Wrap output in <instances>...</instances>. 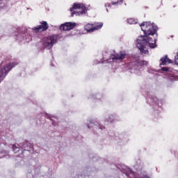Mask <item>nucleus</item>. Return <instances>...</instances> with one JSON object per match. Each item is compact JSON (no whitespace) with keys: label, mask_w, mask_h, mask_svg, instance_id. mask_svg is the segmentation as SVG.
<instances>
[{"label":"nucleus","mask_w":178,"mask_h":178,"mask_svg":"<svg viewBox=\"0 0 178 178\" xmlns=\"http://www.w3.org/2000/svg\"><path fill=\"white\" fill-rule=\"evenodd\" d=\"M156 39H152L145 35V36H140L136 40V47L139 49L141 54L147 55L148 54V49L145 47H149L150 48H155L156 47Z\"/></svg>","instance_id":"f257e3e1"},{"label":"nucleus","mask_w":178,"mask_h":178,"mask_svg":"<svg viewBox=\"0 0 178 178\" xmlns=\"http://www.w3.org/2000/svg\"><path fill=\"white\" fill-rule=\"evenodd\" d=\"M19 65V62L13 61L11 63L3 61L0 65V83L3 81L5 77H6V74L15 67V66H17Z\"/></svg>","instance_id":"f03ea898"},{"label":"nucleus","mask_w":178,"mask_h":178,"mask_svg":"<svg viewBox=\"0 0 178 178\" xmlns=\"http://www.w3.org/2000/svg\"><path fill=\"white\" fill-rule=\"evenodd\" d=\"M140 26L142 27V31L145 35H154L158 31V26L154 23L151 24L150 22H143L140 24Z\"/></svg>","instance_id":"7ed1b4c3"},{"label":"nucleus","mask_w":178,"mask_h":178,"mask_svg":"<svg viewBox=\"0 0 178 178\" xmlns=\"http://www.w3.org/2000/svg\"><path fill=\"white\" fill-rule=\"evenodd\" d=\"M56 43V38L54 35L44 37L42 40V44L44 49H51L54 44Z\"/></svg>","instance_id":"20e7f679"},{"label":"nucleus","mask_w":178,"mask_h":178,"mask_svg":"<svg viewBox=\"0 0 178 178\" xmlns=\"http://www.w3.org/2000/svg\"><path fill=\"white\" fill-rule=\"evenodd\" d=\"M73 9H81L82 11H80V12L74 11L73 12ZM88 10V8H87L86 6H84L83 3H74L73 5V7L72 8H70V12H72L71 16L73 17V16H74V15H76V16L86 15V13H87Z\"/></svg>","instance_id":"39448f33"},{"label":"nucleus","mask_w":178,"mask_h":178,"mask_svg":"<svg viewBox=\"0 0 178 178\" xmlns=\"http://www.w3.org/2000/svg\"><path fill=\"white\" fill-rule=\"evenodd\" d=\"M48 23H47V22H42L41 25L33 27L31 30L35 31V33H42V31L48 30Z\"/></svg>","instance_id":"423d86ee"},{"label":"nucleus","mask_w":178,"mask_h":178,"mask_svg":"<svg viewBox=\"0 0 178 178\" xmlns=\"http://www.w3.org/2000/svg\"><path fill=\"white\" fill-rule=\"evenodd\" d=\"M74 27H76V23L66 22L65 24L60 25V30H63V31H70V30H73Z\"/></svg>","instance_id":"0eeeda50"},{"label":"nucleus","mask_w":178,"mask_h":178,"mask_svg":"<svg viewBox=\"0 0 178 178\" xmlns=\"http://www.w3.org/2000/svg\"><path fill=\"white\" fill-rule=\"evenodd\" d=\"M28 146H29L28 142L20 143L19 145H17V146H16L15 145H13V150L14 151L15 154H16V152H19V148H27Z\"/></svg>","instance_id":"6e6552de"},{"label":"nucleus","mask_w":178,"mask_h":178,"mask_svg":"<svg viewBox=\"0 0 178 178\" xmlns=\"http://www.w3.org/2000/svg\"><path fill=\"white\" fill-rule=\"evenodd\" d=\"M147 103L149 104V105H154V104H156L159 106H161L162 105V102L159 103L158 101V98L155 96H152V97H149L147 99Z\"/></svg>","instance_id":"1a4fd4ad"},{"label":"nucleus","mask_w":178,"mask_h":178,"mask_svg":"<svg viewBox=\"0 0 178 178\" xmlns=\"http://www.w3.org/2000/svg\"><path fill=\"white\" fill-rule=\"evenodd\" d=\"M126 58V52L124 51H121L118 54H115L112 57L113 60H123Z\"/></svg>","instance_id":"9d476101"},{"label":"nucleus","mask_w":178,"mask_h":178,"mask_svg":"<svg viewBox=\"0 0 178 178\" xmlns=\"http://www.w3.org/2000/svg\"><path fill=\"white\" fill-rule=\"evenodd\" d=\"M90 127H93L94 129H99L100 130H103L105 127L98 122H94L91 121L90 124H88V128L90 129Z\"/></svg>","instance_id":"9b49d317"},{"label":"nucleus","mask_w":178,"mask_h":178,"mask_svg":"<svg viewBox=\"0 0 178 178\" xmlns=\"http://www.w3.org/2000/svg\"><path fill=\"white\" fill-rule=\"evenodd\" d=\"M160 60L161 62V63H160V65H168V63H172V60L169 59V58H168V56L161 58Z\"/></svg>","instance_id":"f8f14e48"},{"label":"nucleus","mask_w":178,"mask_h":178,"mask_svg":"<svg viewBox=\"0 0 178 178\" xmlns=\"http://www.w3.org/2000/svg\"><path fill=\"white\" fill-rule=\"evenodd\" d=\"M84 29L88 33H92L95 31L94 24H87L85 25Z\"/></svg>","instance_id":"ddd939ff"},{"label":"nucleus","mask_w":178,"mask_h":178,"mask_svg":"<svg viewBox=\"0 0 178 178\" xmlns=\"http://www.w3.org/2000/svg\"><path fill=\"white\" fill-rule=\"evenodd\" d=\"M102 26H104L102 22H95L93 24V29L94 30H99L100 29H102Z\"/></svg>","instance_id":"4468645a"},{"label":"nucleus","mask_w":178,"mask_h":178,"mask_svg":"<svg viewBox=\"0 0 178 178\" xmlns=\"http://www.w3.org/2000/svg\"><path fill=\"white\" fill-rule=\"evenodd\" d=\"M113 120H115L114 115H110L109 117L106 118V122H107V123H112V122H113Z\"/></svg>","instance_id":"2eb2a0df"},{"label":"nucleus","mask_w":178,"mask_h":178,"mask_svg":"<svg viewBox=\"0 0 178 178\" xmlns=\"http://www.w3.org/2000/svg\"><path fill=\"white\" fill-rule=\"evenodd\" d=\"M127 22L129 24H137V19H135L134 18H129L127 19Z\"/></svg>","instance_id":"dca6fc26"},{"label":"nucleus","mask_w":178,"mask_h":178,"mask_svg":"<svg viewBox=\"0 0 178 178\" xmlns=\"http://www.w3.org/2000/svg\"><path fill=\"white\" fill-rule=\"evenodd\" d=\"M30 30H31V29H27L26 27H24L22 29L21 33L22 34H24L26 35V34H29V31H30Z\"/></svg>","instance_id":"f3484780"},{"label":"nucleus","mask_w":178,"mask_h":178,"mask_svg":"<svg viewBox=\"0 0 178 178\" xmlns=\"http://www.w3.org/2000/svg\"><path fill=\"white\" fill-rule=\"evenodd\" d=\"M123 0H112V5H120Z\"/></svg>","instance_id":"a211bd4d"},{"label":"nucleus","mask_w":178,"mask_h":178,"mask_svg":"<svg viewBox=\"0 0 178 178\" xmlns=\"http://www.w3.org/2000/svg\"><path fill=\"white\" fill-rule=\"evenodd\" d=\"M111 4L110 3H107L105 4V8L107 12H109V10L108 9V8H111Z\"/></svg>","instance_id":"6ab92c4d"},{"label":"nucleus","mask_w":178,"mask_h":178,"mask_svg":"<svg viewBox=\"0 0 178 178\" xmlns=\"http://www.w3.org/2000/svg\"><path fill=\"white\" fill-rule=\"evenodd\" d=\"M161 70L163 72H170L169 71V68L168 67H161Z\"/></svg>","instance_id":"aec40b11"},{"label":"nucleus","mask_w":178,"mask_h":178,"mask_svg":"<svg viewBox=\"0 0 178 178\" xmlns=\"http://www.w3.org/2000/svg\"><path fill=\"white\" fill-rule=\"evenodd\" d=\"M175 62L176 65H178V52L177 54V55L175 57Z\"/></svg>","instance_id":"412c9836"},{"label":"nucleus","mask_w":178,"mask_h":178,"mask_svg":"<svg viewBox=\"0 0 178 178\" xmlns=\"http://www.w3.org/2000/svg\"><path fill=\"white\" fill-rule=\"evenodd\" d=\"M99 97H101V95L97 94L96 96L94 95V96H93V98H97V99H99Z\"/></svg>","instance_id":"4be33fe9"},{"label":"nucleus","mask_w":178,"mask_h":178,"mask_svg":"<svg viewBox=\"0 0 178 178\" xmlns=\"http://www.w3.org/2000/svg\"><path fill=\"white\" fill-rule=\"evenodd\" d=\"M141 63L142 65H147L148 62L143 60V61H141Z\"/></svg>","instance_id":"5701e85b"},{"label":"nucleus","mask_w":178,"mask_h":178,"mask_svg":"<svg viewBox=\"0 0 178 178\" xmlns=\"http://www.w3.org/2000/svg\"><path fill=\"white\" fill-rule=\"evenodd\" d=\"M2 8V0H0V9Z\"/></svg>","instance_id":"b1692460"},{"label":"nucleus","mask_w":178,"mask_h":178,"mask_svg":"<svg viewBox=\"0 0 178 178\" xmlns=\"http://www.w3.org/2000/svg\"><path fill=\"white\" fill-rule=\"evenodd\" d=\"M47 118H48L49 119H50L51 120H52V118H51V117H49V116L47 115Z\"/></svg>","instance_id":"393cba45"}]
</instances>
